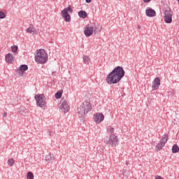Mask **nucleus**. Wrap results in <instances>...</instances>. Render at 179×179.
<instances>
[{
    "label": "nucleus",
    "mask_w": 179,
    "mask_h": 179,
    "mask_svg": "<svg viewBox=\"0 0 179 179\" xmlns=\"http://www.w3.org/2000/svg\"><path fill=\"white\" fill-rule=\"evenodd\" d=\"M54 159V156L52 155H47L45 157V160L48 163H50L51 160Z\"/></svg>",
    "instance_id": "5701e85b"
},
{
    "label": "nucleus",
    "mask_w": 179,
    "mask_h": 179,
    "mask_svg": "<svg viewBox=\"0 0 179 179\" xmlns=\"http://www.w3.org/2000/svg\"><path fill=\"white\" fill-rule=\"evenodd\" d=\"M164 22L165 23H171L173 22V11L170 8L164 12Z\"/></svg>",
    "instance_id": "423d86ee"
},
{
    "label": "nucleus",
    "mask_w": 179,
    "mask_h": 179,
    "mask_svg": "<svg viewBox=\"0 0 179 179\" xmlns=\"http://www.w3.org/2000/svg\"><path fill=\"white\" fill-rule=\"evenodd\" d=\"M96 30V26L86 25L85 29L84 30V34L86 37H90L93 34V31Z\"/></svg>",
    "instance_id": "0eeeda50"
},
{
    "label": "nucleus",
    "mask_w": 179,
    "mask_h": 179,
    "mask_svg": "<svg viewBox=\"0 0 179 179\" xmlns=\"http://www.w3.org/2000/svg\"><path fill=\"white\" fill-rule=\"evenodd\" d=\"M27 179H34V175L31 171H29L27 174Z\"/></svg>",
    "instance_id": "393cba45"
},
{
    "label": "nucleus",
    "mask_w": 179,
    "mask_h": 179,
    "mask_svg": "<svg viewBox=\"0 0 179 179\" xmlns=\"http://www.w3.org/2000/svg\"><path fill=\"white\" fill-rule=\"evenodd\" d=\"M26 31L27 33H29L30 34H36V28H34V26L31 24L27 29Z\"/></svg>",
    "instance_id": "f3484780"
},
{
    "label": "nucleus",
    "mask_w": 179,
    "mask_h": 179,
    "mask_svg": "<svg viewBox=\"0 0 179 179\" xmlns=\"http://www.w3.org/2000/svg\"><path fill=\"white\" fill-rule=\"evenodd\" d=\"M18 48H18L17 45H13V46L11 47V50H12L13 52H17Z\"/></svg>",
    "instance_id": "bb28decb"
},
{
    "label": "nucleus",
    "mask_w": 179,
    "mask_h": 179,
    "mask_svg": "<svg viewBox=\"0 0 179 179\" xmlns=\"http://www.w3.org/2000/svg\"><path fill=\"white\" fill-rule=\"evenodd\" d=\"M8 166H10V167H12V166H13V164H15V159H9L8 160Z\"/></svg>",
    "instance_id": "a878e982"
},
{
    "label": "nucleus",
    "mask_w": 179,
    "mask_h": 179,
    "mask_svg": "<svg viewBox=\"0 0 179 179\" xmlns=\"http://www.w3.org/2000/svg\"><path fill=\"white\" fill-rule=\"evenodd\" d=\"M78 114L80 117H84V115H86V108L83 106V103L78 108Z\"/></svg>",
    "instance_id": "9b49d317"
},
{
    "label": "nucleus",
    "mask_w": 179,
    "mask_h": 179,
    "mask_svg": "<svg viewBox=\"0 0 179 179\" xmlns=\"http://www.w3.org/2000/svg\"><path fill=\"white\" fill-rule=\"evenodd\" d=\"M94 119L96 124H100V122L104 121V115L103 113H96L94 115Z\"/></svg>",
    "instance_id": "6e6552de"
},
{
    "label": "nucleus",
    "mask_w": 179,
    "mask_h": 179,
    "mask_svg": "<svg viewBox=\"0 0 179 179\" xmlns=\"http://www.w3.org/2000/svg\"><path fill=\"white\" fill-rule=\"evenodd\" d=\"M5 17H6L5 13L0 11V19H5Z\"/></svg>",
    "instance_id": "cd10ccee"
},
{
    "label": "nucleus",
    "mask_w": 179,
    "mask_h": 179,
    "mask_svg": "<svg viewBox=\"0 0 179 179\" xmlns=\"http://www.w3.org/2000/svg\"><path fill=\"white\" fill-rule=\"evenodd\" d=\"M83 107L84 108H85V113L87 114V113H89V111H92V105H90V102L87 101H85L83 103Z\"/></svg>",
    "instance_id": "ddd939ff"
},
{
    "label": "nucleus",
    "mask_w": 179,
    "mask_h": 179,
    "mask_svg": "<svg viewBox=\"0 0 179 179\" xmlns=\"http://www.w3.org/2000/svg\"><path fill=\"white\" fill-rule=\"evenodd\" d=\"M159 87H160V78L157 77L152 81V89L153 90H157V89H159Z\"/></svg>",
    "instance_id": "1a4fd4ad"
},
{
    "label": "nucleus",
    "mask_w": 179,
    "mask_h": 179,
    "mask_svg": "<svg viewBox=\"0 0 179 179\" xmlns=\"http://www.w3.org/2000/svg\"><path fill=\"white\" fill-rule=\"evenodd\" d=\"M83 59L84 64H85L86 65L90 64V57H89V56L83 55Z\"/></svg>",
    "instance_id": "6ab92c4d"
},
{
    "label": "nucleus",
    "mask_w": 179,
    "mask_h": 179,
    "mask_svg": "<svg viewBox=\"0 0 179 179\" xmlns=\"http://www.w3.org/2000/svg\"><path fill=\"white\" fill-rule=\"evenodd\" d=\"M105 143L108 146H111V148H114L120 143V141L118 140V137L115 135H110L105 138Z\"/></svg>",
    "instance_id": "7ed1b4c3"
},
{
    "label": "nucleus",
    "mask_w": 179,
    "mask_h": 179,
    "mask_svg": "<svg viewBox=\"0 0 179 179\" xmlns=\"http://www.w3.org/2000/svg\"><path fill=\"white\" fill-rule=\"evenodd\" d=\"M126 164H128V162H126Z\"/></svg>",
    "instance_id": "72a5a7b5"
},
{
    "label": "nucleus",
    "mask_w": 179,
    "mask_h": 179,
    "mask_svg": "<svg viewBox=\"0 0 179 179\" xmlns=\"http://www.w3.org/2000/svg\"><path fill=\"white\" fill-rule=\"evenodd\" d=\"M152 0H143L144 3H148V2H150Z\"/></svg>",
    "instance_id": "c756f323"
},
{
    "label": "nucleus",
    "mask_w": 179,
    "mask_h": 179,
    "mask_svg": "<svg viewBox=\"0 0 179 179\" xmlns=\"http://www.w3.org/2000/svg\"><path fill=\"white\" fill-rule=\"evenodd\" d=\"M115 131V129L111 127H107V132L108 134H110V135H115L114 132Z\"/></svg>",
    "instance_id": "412c9836"
},
{
    "label": "nucleus",
    "mask_w": 179,
    "mask_h": 179,
    "mask_svg": "<svg viewBox=\"0 0 179 179\" xmlns=\"http://www.w3.org/2000/svg\"><path fill=\"white\" fill-rule=\"evenodd\" d=\"M155 179H164V178H163V177H162L160 176H155Z\"/></svg>",
    "instance_id": "c85d7f7f"
},
{
    "label": "nucleus",
    "mask_w": 179,
    "mask_h": 179,
    "mask_svg": "<svg viewBox=\"0 0 179 179\" xmlns=\"http://www.w3.org/2000/svg\"><path fill=\"white\" fill-rule=\"evenodd\" d=\"M125 76V71L122 66H116L106 77V80L108 85H115V83H119L120 80Z\"/></svg>",
    "instance_id": "f257e3e1"
},
{
    "label": "nucleus",
    "mask_w": 179,
    "mask_h": 179,
    "mask_svg": "<svg viewBox=\"0 0 179 179\" xmlns=\"http://www.w3.org/2000/svg\"><path fill=\"white\" fill-rule=\"evenodd\" d=\"M6 61L8 64H12V62H15V57H13V55H12V54L8 53L6 55Z\"/></svg>",
    "instance_id": "dca6fc26"
},
{
    "label": "nucleus",
    "mask_w": 179,
    "mask_h": 179,
    "mask_svg": "<svg viewBox=\"0 0 179 179\" xmlns=\"http://www.w3.org/2000/svg\"><path fill=\"white\" fill-rule=\"evenodd\" d=\"M137 29H138V30H141V26L138 25V26L137 27Z\"/></svg>",
    "instance_id": "2f4dec72"
},
{
    "label": "nucleus",
    "mask_w": 179,
    "mask_h": 179,
    "mask_svg": "<svg viewBox=\"0 0 179 179\" xmlns=\"http://www.w3.org/2000/svg\"><path fill=\"white\" fill-rule=\"evenodd\" d=\"M35 61L37 64H45L48 61V54L44 49L38 50L35 55Z\"/></svg>",
    "instance_id": "f03ea898"
},
{
    "label": "nucleus",
    "mask_w": 179,
    "mask_h": 179,
    "mask_svg": "<svg viewBox=\"0 0 179 179\" xmlns=\"http://www.w3.org/2000/svg\"><path fill=\"white\" fill-rule=\"evenodd\" d=\"M161 141H162L164 143H167V141H169V135L167 134H164Z\"/></svg>",
    "instance_id": "4be33fe9"
},
{
    "label": "nucleus",
    "mask_w": 179,
    "mask_h": 179,
    "mask_svg": "<svg viewBox=\"0 0 179 179\" xmlns=\"http://www.w3.org/2000/svg\"><path fill=\"white\" fill-rule=\"evenodd\" d=\"M35 100L36 101V105L38 107H41V108H43V107H45V96L44 94H37L34 96Z\"/></svg>",
    "instance_id": "20e7f679"
},
{
    "label": "nucleus",
    "mask_w": 179,
    "mask_h": 179,
    "mask_svg": "<svg viewBox=\"0 0 179 179\" xmlns=\"http://www.w3.org/2000/svg\"><path fill=\"white\" fill-rule=\"evenodd\" d=\"M178 152H179L178 145L174 144L172 147V153H178Z\"/></svg>",
    "instance_id": "aec40b11"
},
{
    "label": "nucleus",
    "mask_w": 179,
    "mask_h": 179,
    "mask_svg": "<svg viewBox=\"0 0 179 179\" xmlns=\"http://www.w3.org/2000/svg\"><path fill=\"white\" fill-rule=\"evenodd\" d=\"M78 16L82 19H86V17H87V13L85 10H80L78 12Z\"/></svg>",
    "instance_id": "a211bd4d"
},
{
    "label": "nucleus",
    "mask_w": 179,
    "mask_h": 179,
    "mask_svg": "<svg viewBox=\"0 0 179 179\" xmlns=\"http://www.w3.org/2000/svg\"><path fill=\"white\" fill-rule=\"evenodd\" d=\"M145 13L148 17H155L156 16V11L150 8L145 10Z\"/></svg>",
    "instance_id": "4468645a"
},
{
    "label": "nucleus",
    "mask_w": 179,
    "mask_h": 179,
    "mask_svg": "<svg viewBox=\"0 0 179 179\" xmlns=\"http://www.w3.org/2000/svg\"><path fill=\"white\" fill-rule=\"evenodd\" d=\"M87 3H90V2H92V0H85Z\"/></svg>",
    "instance_id": "7c9ffc66"
},
{
    "label": "nucleus",
    "mask_w": 179,
    "mask_h": 179,
    "mask_svg": "<svg viewBox=\"0 0 179 179\" xmlns=\"http://www.w3.org/2000/svg\"><path fill=\"white\" fill-rule=\"evenodd\" d=\"M55 99H61L62 97V92L61 91H58L55 94Z\"/></svg>",
    "instance_id": "b1692460"
},
{
    "label": "nucleus",
    "mask_w": 179,
    "mask_h": 179,
    "mask_svg": "<svg viewBox=\"0 0 179 179\" xmlns=\"http://www.w3.org/2000/svg\"><path fill=\"white\" fill-rule=\"evenodd\" d=\"M6 115H7V113H3V117H6Z\"/></svg>",
    "instance_id": "473e14b6"
},
{
    "label": "nucleus",
    "mask_w": 179,
    "mask_h": 179,
    "mask_svg": "<svg viewBox=\"0 0 179 179\" xmlns=\"http://www.w3.org/2000/svg\"><path fill=\"white\" fill-rule=\"evenodd\" d=\"M29 69V66L26 64H22L18 69H17V73L21 75V76H23L24 71H27Z\"/></svg>",
    "instance_id": "9d476101"
},
{
    "label": "nucleus",
    "mask_w": 179,
    "mask_h": 179,
    "mask_svg": "<svg viewBox=\"0 0 179 179\" xmlns=\"http://www.w3.org/2000/svg\"><path fill=\"white\" fill-rule=\"evenodd\" d=\"M178 3H179V0H178Z\"/></svg>",
    "instance_id": "f704fd0d"
},
{
    "label": "nucleus",
    "mask_w": 179,
    "mask_h": 179,
    "mask_svg": "<svg viewBox=\"0 0 179 179\" xmlns=\"http://www.w3.org/2000/svg\"><path fill=\"white\" fill-rule=\"evenodd\" d=\"M73 12V10H72V8H71V6H69L62 10L61 16L62 17H64L65 22H71V15H69V13H72Z\"/></svg>",
    "instance_id": "39448f33"
},
{
    "label": "nucleus",
    "mask_w": 179,
    "mask_h": 179,
    "mask_svg": "<svg viewBox=\"0 0 179 179\" xmlns=\"http://www.w3.org/2000/svg\"><path fill=\"white\" fill-rule=\"evenodd\" d=\"M69 105L68 104V101H64L61 106V110L64 111V113H68L69 111Z\"/></svg>",
    "instance_id": "f8f14e48"
},
{
    "label": "nucleus",
    "mask_w": 179,
    "mask_h": 179,
    "mask_svg": "<svg viewBox=\"0 0 179 179\" xmlns=\"http://www.w3.org/2000/svg\"><path fill=\"white\" fill-rule=\"evenodd\" d=\"M166 143L163 142V140H160L159 142L157 144L155 150L157 152H160L163 148H164Z\"/></svg>",
    "instance_id": "2eb2a0df"
}]
</instances>
